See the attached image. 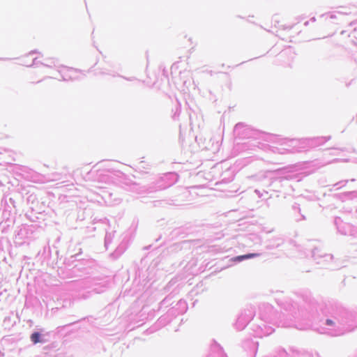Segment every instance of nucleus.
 <instances>
[{"label": "nucleus", "instance_id": "nucleus-3", "mask_svg": "<svg viewBox=\"0 0 357 357\" xmlns=\"http://www.w3.org/2000/svg\"><path fill=\"white\" fill-rule=\"evenodd\" d=\"M326 321H327V324H329V325H331V324H333V322L331 320H330V319H328Z\"/></svg>", "mask_w": 357, "mask_h": 357}, {"label": "nucleus", "instance_id": "nucleus-2", "mask_svg": "<svg viewBox=\"0 0 357 357\" xmlns=\"http://www.w3.org/2000/svg\"><path fill=\"white\" fill-rule=\"evenodd\" d=\"M40 335L39 333L38 332H35L33 333L31 335V341L34 343V344H36L39 342H40Z\"/></svg>", "mask_w": 357, "mask_h": 357}, {"label": "nucleus", "instance_id": "nucleus-1", "mask_svg": "<svg viewBox=\"0 0 357 357\" xmlns=\"http://www.w3.org/2000/svg\"><path fill=\"white\" fill-rule=\"evenodd\" d=\"M259 255L257 254V253H251V254H248V255H240V256L236 257L235 258V260L240 261H242L243 259H250V258H252V257H257Z\"/></svg>", "mask_w": 357, "mask_h": 357}]
</instances>
